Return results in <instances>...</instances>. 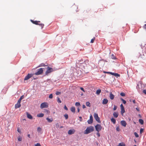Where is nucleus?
<instances>
[{
	"label": "nucleus",
	"mask_w": 146,
	"mask_h": 146,
	"mask_svg": "<svg viewBox=\"0 0 146 146\" xmlns=\"http://www.w3.org/2000/svg\"><path fill=\"white\" fill-rule=\"evenodd\" d=\"M94 130V127L90 126L87 127L86 129L84 131L85 134H88L91 132H93Z\"/></svg>",
	"instance_id": "obj_1"
},
{
	"label": "nucleus",
	"mask_w": 146,
	"mask_h": 146,
	"mask_svg": "<svg viewBox=\"0 0 146 146\" xmlns=\"http://www.w3.org/2000/svg\"><path fill=\"white\" fill-rule=\"evenodd\" d=\"M53 70L52 68L48 67L47 68V70L45 72V75H48V74L52 72Z\"/></svg>",
	"instance_id": "obj_2"
},
{
	"label": "nucleus",
	"mask_w": 146,
	"mask_h": 146,
	"mask_svg": "<svg viewBox=\"0 0 146 146\" xmlns=\"http://www.w3.org/2000/svg\"><path fill=\"white\" fill-rule=\"evenodd\" d=\"M96 130L98 132L101 130L102 127L100 124H97L95 126Z\"/></svg>",
	"instance_id": "obj_3"
},
{
	"label": "nucleus",
	"mask_w": 146,
	"mask_h": 146,
	"mask_svg": "<svg viewBox=\"0 0 146 146\" xmlns=\"http://www.w3.org/2000/svg\"><path fill=\"white\" fill-rule=\"evenodd\" d=\"M44 68H41L37 70V72L35 73V74L36 75H38L42 74L43 72V69Z\"/></svg>",
	"instance_id": "obj_4"
},
{
	"label": "nucleus",
	"mask_w": 146,
	"mask_h": 146,
	"mask_svg": "<svg viewBox=\"0 0 146 146\" xmlns=\"http://www.w3.org/2000/svg\"><path fill=\"white\" fill-rule=\"evenodd\" d=\"M94 117L96 120L99 123H101L100 118L99 117L97 113H95L94 115Z\"/></svg>",
	"instance_id": "obj_5"
},
{
	"label": "nucleus",
	"mask_w": 146,
	"mask_h": 146,
	"mask_svg": "<svg viewBox=\"0 0 146 146\" xmlns=\"http://www.w3.org/2000/svg\"><path fill=\"white\" fill-rule=\"evenodd\" d=\"M48 106V105L47 103L44 102L41 104L40 106V108H41L42 109L44 108H47Z\"/></svg>",
	"instance_id": "obj_6"
},
{
	"label": "nucleus",
	"mask_w": 146,
	"mask_h": 146,
	"mask_svg": "<svg viewBox=\"0 0 146 146\" xmlns=\"http://www.w3.org/2000/svg\"><path fill=\"white\" fill-rule=\"evenodd\" d=\"M33 75V74H28V75L25 76V77L24 80L25 81L29 79H30L32 77Z\"/></svg>",
	"instance_id": "obj_7"
},
{
	"label": "nucleus",
	"mask_w": 146,
	"mask_h": 146,
	"mask_svg": "<svg viewBox=\"0 0 146 146\" xmlns=\"http://www.w3.org/2000/svg\"><path fill=\"white\" fill-rule=\"evenodd\" d=\"M40 22V21H34L33 22V23L35 24L36 25H39L41 27V29H42L44 26V25L43 24H38V22Z\"/></svg>",
	"instance_id": "obj_8"
},
{
	"label": "nucleus",
	"mask_w": 146,
	"mask_h": 146,
	"mask_svg": "<svg viewBox=\"0 0 146 146\" xmlns=\"http://www.w3.org/2000/svg\"><path fill=\"white\" fill-rule=\"evenodd\" d=\"M121 124L122 126L124 127H125L127 125L126 122L124 120L121 121Z\"/></svg>",
	"instance_id": "obj_9"
},
{
	"label": "nucleus",
	"mask_w": 146,
	"mask_h": 146,
	"mask_svg": "<svg viewBox=\"0 0 146 146\" xmlns=\"http://www.w3.org/2000/svg\"><path fill=\"white\" fill-rule=\"evenodd\" d=\"M108 102V100L106 98H104L103 99V100L102 101V103L103 104L105 105L107 104Z\"/></svg>",
	"instance_id": "obj_10"
},
{
	"label": "nucleus",
	"mask_w": 146,
	"mask_h": 146,
	"mask_svg": "<svg viewBox=\"0 0 146 146\" xmlns=\"http://www.w3.org/2000/svg\"><path fill=\"white\" fill-rule=\"evenodd\" d=\"M75 132L74 130L70 129L68 131V134L69 135H71L73 134Z\"/></svg>",
	"instance_id": "obj_11"
},
{
	"label": "nucleus",
	"mask_w": 146,
	"mask_h": 146,
	"mask_svg": "<svg viewBox=\"0 0 146 146\" xmlns=\"http://www.w3.org/2000/svg\"><path fill=\"white\" fill-rule=\"evenodd\" d=\"M83 62V60L82 59H81L80 60H77L76 61V65H77L76 64H81Z\"/></svg>",
	"instance_id": "obj_12"
},
{
	"label": "nucleus",
	"mask_w": 146,
	"mask_h": 146,
	"mask_svg": "<svg viewBox=\"0 0 146 146\" xmlns=\"http://www.w3.org/2000/svg\"><path fill=\"white\" fill-rule=\"evenodd\" d=\"M21 106L20 103H19L17 102V103L15 105V108H19Z\"/></svg>",
	"instance_id": "obj_13"
},
{
	"label": "nucleus",
	"mask_w": 146,
	"mask_h": 146,
	"mask_svg": "<svg viewBox=\"0 0 146 146\" xmlns=\"http://www.w3.org/2000/svg\"><path fill=\"white\" fill-rule=\"evenodd\" d=\"M27 117L30 119H33L32 116L30 114H29L28 112L27 113Z\"/></svg>",
	"instance_id": "obj_14"
},
{
	"label": "nucleus",
	"mask_w": 146,
	"mask_h": 146,
	"mask_svg": "<svg viewBox=\"0 0 146 146\" xmlns=\"http://www.w3.org/2000/svg\"><path fill=\"white\" fill-rule=\"evenodd\" d=\"M114 96L111 92L110 94V98L111 100H113L114 99Z\"/></svg>",
	"instance_id": "obj_15"
},
{
	"label": "nucleus",
	"mask_w": 146,
	"mask_h": 146,
	"mask_svg": "<svg viewBox=\"0 0 146 146\" xmlns=\"http://www.w3.org/2000/svg\"><path fill=\"white\" fill-rule=\"evenodd\" d=\"M113 115L115 117L117 118L118 116V113L117 112H114L113 113Z\"/></svg>",
	"instance_id": "obj_16"
},
{
	"label": "nucleus",
	"mask_w": 146,
	"mask_h": 146,
	"mask_svg": "<svg viewBox=\"0 0 146 146\" xmlns=\"http://www.w3.org/2000/svg\"><path fill=\"white\" fill-rule=\"evenodd\" d=\"M24 98V95H22V96L19 99V100H18V102H19V103H21V100L23 99Z\"/></svg>",
	"instance_id": "obj_17"
},
{
	"label": "nucleus",
	"mask_w": 146,
	"mask_h": 146,
	"mask_svg": "<svg viewBox=\"0 0 146 146\" xmlns=\"http://www.w3.org/2000/svg\"><path fill=\"white\" fill-rule=\"evenodd\" d=\"M44 114L42 113H40L37 115V116L38 117H42L44 116Z\"/></svg>",
	"instance_id": "obj_18"
},
{
	"label": "nucleus",
	"mask_w": 146,
	"mask_h": 146,
	"mask_svg": "<svg viewBox=\"0 0 146 146\" xmlns=\"http://www.w3.org/2000/svg\"><path fill=\"white\" fill-rule=\"evenodd\" d=\"M46 119L48 121L49 123L53 121V119L52 118L49 119L48 117H47L46 118Z\"/></svg>",
	"instance_id": "obj_19"
},
{
	"label": "nucleus",
	"mask_w": 146,
	"mask_h": 146,
	"mask_svg": "<svg viewBox=\"0 0 146 146\" xmlns=\"http://www.w3.org/2000/svg\"><path fill=\"white\" fill-rule=\"evenodd\" d=\"M71 111L73 113H75V107H72L70 109Z\"/></svg>",
	"instance_id": "obj_20"
},
{
	"label": "nucleus",
	"mask_w": 146,
	"mask_h": 146,
	"mask_svg": "<svg viewBox=\"0 0 146 146\" xmlns=\"http://www.w3.org/2000/svg\"><path fill=\"white\" fill-rule=\"evenodd\" d=\"M111 121L114 124H115L116 123V120L114 118H112L111 119Z\"/></svg>",
	"instance_id": "obj_21"
},
{
	"label": "nucleus",
	"mask_w": 146,
	"mask_h": 146,
	"mask_svg": "<svg viewBox=\"0 0 146 146\" xmlns=\"http://www.w3.org/2000/svg\"><path fill=\"white\" fill-rule=\"evenodd\" d=\"M93 120L92 119H89L87 121L88 123L89 124H91L93 123Z\"/></svg>",
	"instance_id": "obj_22"
},
{
	"label": "nucleus",
	"mask_w": 146,
	"mask_h": 146,
	"mask_svg": "<svg viewBox=\"0 0 146 146\" xmlns=\"http://www.w3.org/2000/svg\"><path fill=\"white\" fill-rule=\"evenodd\" d=\"M125 112V110L124 109V108H121V114L123 115V114Z\"/></svg>",
	"instance_id": "obj_23"
},
{
	"label": "nucleus",
	"mask_w": 146,
	"mask_h": 146,
	"mask_svg": "<svg viewBox=\"0 0 146 146\" xmlns=\"http://www.w3.org/2000/svg\"><path fill=\"white\" fill-rule=\"evenodd\" d=\"M139 122L141 125H143V121L142 119H139Z\"/></svg>",
	"instance_id": "obj_24"
},
{
	"label": "nucleus",
	"mask_w": 146,
	"mask_h": 146,
	"mask_svg": "<svg viewBox=\"0 0 146 146\" xmlns=\"http://www.w3.org/2000/svg\"><path fill=\"white\" fill-rule=\"evenodd\" d=\"M47 65H45V64L44 63H42L40 64L38 66V67L44 66H46Z\"/></svg>",
	"instance_id": "obj_25"
},
{
	"label": "nucleus",
	"mask_w": 146,
	"mask_h": 146,
	"mask_svg": "<svg viewBox=\"0 0 146 146\" xmlns=\"http://www.w3.org/2000/svg\"><path fill=\"white\" fill-rule=\"evenodd\" d=\"M111 58L113 59H116V57H115V56L113 55V54H112L111 56Z\"/></svg>",
	"instance_id": "obj_26"
},
{
	"label": "nucleus",
	"mask_w": 146,
	"mask_h": 146,
	"mask_svg": "<svg viewBox=\"0 0 146 146\" xmlns=\"http://www.w3.org/2000/svg\"><path fill=\"white\" fill-rule=\"evenodd\" d=\"M120 99L122 101L123 104H125L126 103V101L123 99L122 98H121Z\"/></svg>",
	"instance_id": "obj_27"
},
{
	"label": "nucleus",
	"mask_w": 146,
	"mask_h": 146,
	"mask_svg": "<svg viewBox=\"0 0 146 146\" xmlns=\"http://www.w3.org/2000/svg\"><path fill=\"white\" fill-rule=\"evenodd\" d=\"M101 90L100 89L98 90L96 92V93L97 94H99L101 92Z\"/></svg>",
	"instance_id": "obj_28"
},
{
	"label": "nucleus",
	"mask_w": 146,
	"mask_h": 146,
	"mask_svg": "<svg viewBox=\"0 0 146 146\" xmlns=\"http://www.w3.org/2000/svg\"><path fill=\"white\" fill-rule=\"evenodd\" d=\"M86 106H87L90 107V103L89 102H87L86 103Z\"/></svg>",
	"instance_id": "obj_29"
},
{
	"label": "nucleus",
	"mask_w": 146,
	"mask_h": 146,
	"mask_svg": "<svg viewBox=\"0 0 146 146\" xmlns=\"http://www.w3.org/2000/svg\"><path fill=\"white\" fill-rule=\"evenodd\" d=\"M38 132H40L42 130V129L40 127H38L37 129Z\"/></svg>",
	"instance_id": "obj_30"
},
{
	"label": "nucleus",
	"mask_w": 146,
	"mask_h": 146,
	"mask_svg": "<svg viewBox=\"0 0 146 146\" xmlns=\"http://www.w3.org/2000/svg\"><path fill=\"white\" fill-rule=\"evenodd\" d=\"M118 146H125V145L123 143H120L119 144Z\"/></svg>",
	"instance_id": "obj_31"
},
{
	"label": "nucleus",
	"mask_w": 146,
	"mask_h": 146,
	"mask_svg": "<svg viewBox=\"0 0 146 146\" xmlns=\"http://www.w3.org/2000/svg\"><path fill=\"white\" fill-rule=\"evenodd\" d=\"M64 116L65 117L66 119H67L68 118V114L66 113L64 115Z\"/></svg>",
	"instance_id": "obj_32"
},
{
	"label": "nucleus",
	"mask_w": 146,
	"mask_h": 146,
	"mask_svg": "<svg viewBox=\"0 0 146 146\" xmlns=\"http://www.w3.org/2000/svg\"><path fill=\"white\" fill-rule=\"evenodd\" d=\"M75 105L76 106H80V104L79 102H76L75 103Z\"/></svg>",
	"instance_id": "obj_33"
},
{
	"label": "nucleus",
	"mask_w": 146,
	"mask_h": 146,
	"mask_svg": "<svg viewBox=\"0 0 146 146\" xmlns=\"http://www.w3.org/2000/svg\"><path fill=\"white\" fill-rule=\"evenodd\" d=\"M120 95L121 96H125V94L123 92H121L120 94Z\"/></svg>",
	"instance_id": "obj_34"
},
{
	"label": "nucleus",
	"mask_w": 146,
	"mask_h": 146,
	"mask_svg": "<svg viewBox=\"0 0 146 146\" xmlns=\"http://www.w3.org/2000/svg\"><path fill=\"white\" fill-rule=\"evenodd\" d=\"M44 112H46L47 113H49V111L47 110L46 109H44Z\"/></svg>",
	"instance_id": "obj_35"
},
{
	"label": "nucleus",
	"mask_w": 146,
	"mask_h": 146,
	"mask_svg": "<svg viewBox=\"0 0 146 146\" xmlns=\"http://www.w3.org/2000/svg\"><path fill=\"white\" fill-rule=\"evenodd\" d=\"M57 102L58 103H61V101L60 100V98L58 97L57 98Z\"/></svg>",
	"instance_id": "obj_36"
},
{
	"label": "nucleus",
	"mask_w": 146,
	"mask_h": 146,
	"mask_svg": "<svg viewBox=\"0 0 146 146\" xmlns=\"http://www.w3.org/2000/svg\"><path fill=\"white\" fill-rule=\"evenodd\" d=\"M114 76L116 77H119L120 75L118 73H115Z\"/></svg>",
	"instance_id": "obj_37"
},
{
	"label": "nucleus",
	"mask_w": 146,
	"mask_h": 146,
	"mask_svg": "<svg viewBox=\"0 0 146 146\" xmlns=\"http://www.w3.org/2000/svg\"><path fill=\"white\" fill-rule=\"evenodd\" d=\"M134 135H135V136L136 137H139V135L137 134V133L136 132H135L134 133Z\"/></svg>",
	"instance_id": "obj_38"
},
{
	"label": "nucleus",
	"mask_w": 146,
	"mask_h": 146,
	"mask_svg": "<svg viewBox=\"0 0 146 146\" xmlns=\"http://www.w3.org/2000/svg\"><path fill=\"white\" fill-rule=\"evenodd\" d=\"M95 37H94L93 38L91 39L90 42L92 43H93L95 39Z\"/></svg>",
	"instance_id": "obj_39"
},
{
	"label": "nucleus",
	"mask_w": 146,
	"mask_h": 146,
	"mask_svg": "<svg viewBox=\"0 0 146 146\" xmlns=\"http://www.w3.org/2000/svg\"><path fill=\"white\" fill-rule=\"evenodd\" d=\"M116 130L117 131H120V129L119 126H117L116 128Z\"/></svg>",
	"instance_id": "obj_40"
},
{
	"label": "nucleus",
	"mask_w": 146,
	"mask_h": 146,
	"mask_svg": "<svg viewBox=\"0 0 146 146\" xmlns=\"http://www.w3.org/2000/svg\"><path fill=\"white\" fill-rule=\"evenodd\" d=\"M18 139L19 141H21L22 140V138L20 137H18Z\"/></svg>",
	"instance_id": "obj_41"
},
{
	"label": "nucleus",
	"mask_w": 146,
	"mask_h": 146,
	"mask_svg": "<svg viewBox=\"0 0 146 146\" xmlns=\"http://www.w3.org/2000/svg\"><path fill=\"white\" fill-rule=\"evenodd\" d=\"M35 146H41L40 144L39 143H37L35 145Z\"/></svg>",
	"instance_id": "obj_42"
},
{
	"label": "nucleus",
	"mask_w": 146,
	"mask_h": 146,
	"mask_svg": "<svg viewBox=\"0 0 146 146\" xmlns=\"http://www.w3.org/2000/svg\"><path fill=\"white\" fill-rule=\"evenodd\" d=\"M117 108V106L115 105L114 106V108H113V110H116Z\"/></svg>",
	"instance_id": "obj_43"
},
{
	"label": "nucleus",
	"mask_w": 146,
	"mask_h": 146,
	"mask_svg": "<svg viewBox=\"0 0 146 146\" xmlns=\"http://www.w3.org/2000/svg\"><path fill=\"white\" fill-rule=\"evenodd\" d=\"M52 97H53V96H52V94H50L49 95V98H52Z\"/></svg>",
	"instance_id": "obj_44"
},
{
	"label": "nucleus",
	"mask_w": 146,
	"mask_h": 146,
	"mask_svg": "<svg viewBox=\"0 0 146 146\" xmlns=\"http://www.w3.org/2000/svg\"><path fill=\"white\" fill-rule=\"evenodd\" d=\"M60 92H56V94L58 95H59V94H60Z\"/></svg>",
	"instance_id": "obj_45"
},
{
	"label": "nucleus",
	"mask_w": 146,
	"mask_h": 146,
	"mask_svg": "<svg viewBox=\"0 0 146 146\" xmlns=\"http://www.w3.org/2000/svg\"><path fill=\"white\" fill-rule=\"evenodd\" d=\"M79 118L80 119L79 121H80L81 122L82 121V117L81 116H79Z\"/></svg>",
	"instance_id": "obj_46"
},
{
	"label": "nucleus",
	"mask_w": 146,
	"mask_h": 146,
	"mask_svg": "<svg viewBox=\"0 0 146 146\" xmlns=\"http://www.w3.org/2000/svg\"><path fill=\"white\" fill-rule=\"evenodd\" d=\"M64 109L66 110H68V109L66 105H65L64 106Z\"/></svg>",
	"instance_id": "obj_47"
},
{
	"label": "nucleus",
	"mask_w": 146,
	"mask_h": 146,
	"mask_svg": "<svg viewBox=\"0 0 146 146\" xmlns=\"http://www.w3.org/2000/svg\"><path fill=\"white\" fill-rule=\"evenodd\" d=\"M143 131V129L142 128H141L140 129V133H141Z\"/></svg>",
	"instance_id": "obj_48"
},
{
	"label": "nucleus",
	"mask_w": 146,
	"mask_h": 146,
	"mask_svg": "<svg viewBox=\"0 0 146 146\" xmlns=\"http://www.w3.org/2000/svg\"><path fill=\"white\" fill-rule=\"evenodd\" d=\"M110 74H111L112 75H113V76H114L115 73L110 72Z\"/></svg>",
	"instance_id": "obj_49"
},
{
	"label": "nucleus",
	"mask_w": 146,
	"mask_h": 146,
	"mask_svg": "<svg viewBox=\"0 0 146 146\" xmlns=\"http://www.w3.org/2000/svg\"><path fill=\"white\" fill-rule=\"evenodd\" d=\"M90 119H92L93 120V117L92 115H91L90 116Z\"/></svg>",
	"instance_id": "obj_50"
},
{
	"label": "nucleus",
	"mask_w": 146,
	"mask_h": 146,
	"mask_svg": "<svg viewBox=\"0 0 146 146\" xmlns=\"http://www.w3.org/2000/svg\"><path fill=\"white\" fill-rule=\"evenodd\" d=\"M143 93L145 94H146V90H144L143 91Z\"/></svg>",
	"instance_id": "obj_51"
},
{
	"label": "nucleus",
	"mask_w": 146,
	"mask_h": 146,
	"mask_svg": "<svg viewBox=\"0 0 146 146\" xmlns=\"http://www.w3.org/2000/svg\"><path fill=\"white\" fill-rule=\"evenodd\" d=\"M120 107H121V109L123 108H124V107L123 106L122 104H121V105H120Z\"/></svg>",
	"instance_id": "obj_52"
},
{
	"label": "nucleus",
	"mask_w": 146,
	"mask_h": 146,
	"mask_svg": "<svg viewBox=\"0 0 146 146\" xmlns=\"http://www.w3.org/2000/svg\"><path fill=\"white\" fill-rule=\"evenodd\" d=\"M97 135L98 137H99L100 136V133H99V132H97Z\"/></svg>",
	"instance_id": "obj_53"
},
{
	"label": "nucleus",
	"mask_w": 146,
	"mask_h": 146,
	"mask_svg": "<svg viewBox=\"0 0 146 146\" xmlns=\"http://www.w3.org/2000/svg\"><path fill=\"white\" fill-rule=\"evenodd\" d=\"M82 108L83 109H84L86 108V106L84 105H82Z\"/></svg>",
	"instance_id": "obj_54"
},
{
	"label": "nucleus",
	"mask_w": 146,
	"mask_h": 146,
	"mask_svg": "<svg viewBox=\"0 0 146 146\" xmlns=\"http://www.w3.org/2000/svg\"><path fill=\"white\" fill-rule=\"evenodd\" d=\"M17 131L18 132L20 133L21 132V130H20L18 128L17 129Z\"/></svg>",
	"instance_id": "obj_55"
},
{
	"label": "nucleus",
	"mask_w": 146,
	"mask_h": 146,
	"mask_svg": "<svg viewBox=\"0 0 146 146\" xmlns=\"http://www.w3.org/2000/svg\"><path fill=\"white\" fill-rule=\"evenodd\" d=\"M80 89L82 90L83 91H84V92H85V91L84 90V88H80Z\"/></svg>",
	"instance_id": "obj_56"
},
{
	"label": "nucleus",
	"mask_w": 146,
	"mask_h": 146,
	"mask_svg": "<svg viewBox=\"0 0 146 146\" xmlns=\"http://www.w3.org/2000/svg\"><path fill=\"white\" fill-rule=\"evenodd\" d=\"M110 72H104V73H106L110 74Z\"/></svg>",
	"instance_id": "obj_57"
},
{
	"label": "nucleus",
	"mask_w": 146,
	"mask_h": 146,
	"mask_svg": "<svg viewBox=\"0 0 146 146\" xmlns=\"http://www.w3.org/2000/svg\"><path fill=\"white\" fill-rule=\"evenodd\" d=\"M136 109L138 111H139V109L138 108H136Z\"/></svg>",
	"instance_id": "obj_58"
},
{
	"label": "nucleus",
	"mask_w": 146,
	"mask_h": 146,
	"mask_svg": "<svg viewBox=\"0 0 146 146\" xmlns=\"http://www.w3.org/2000/svg\"><path fill=\"white\" fill-rule=\"evenodd\" d=\"M133 103L134 104H135V100H133Z\"/></svg>",
	"instance_id": "obj_59"
},
{
	"label": "nucleus",
	"mask_w": 146,
	"mask_h": 146,
	"mask_svg": "<svg viewBox=\"0 0 146 146\" xmlns=\"http://www.w3.org/2000/svg\"><path fill=\"white\" fill-rule=\"evenodd\" d=\"M80 111V109H79V108H78V112H79Z\"/></svg>",
	"instance_id": "obj_60"
},
{
	"label": "nucleus",
	"mask_w": 146,
	"mask_h": 146,
	"mask_svg": "<svg viewBox=\"0 0 146 146\" xmlns=\"http://www.w3.org/2000/svg\"><path fill=\"white\" fill-rule=\"evenodd\" d=\"M27 136L29 138H30V134H28V135H27Z\"/></svg>",
	"instance_id": "obj_61"
},
{
	"label": "nucleus",
	"mask_w": 146,
	"mask_h": 146,
	"mask_svg": "<svg viewBox=\"0 0 146 146\" xmlns=\"http://www.w3.org/2000/svg\"><path fill=\"white\" fill-rule=\"evenodd\" d=\"M144 27L145 29H146V24L144 25Z\"/></svg>",
	"instance_id": "obj_62"
},
{
	"label": "nucleus",
	"mask_w": 146,
	"mask_h": 146,
	"mask_svg": "<svg viewBox=\"0 0 146 146\" xmlns=\"http://www.w3.org/2000/svg\"><path fill=\"white\" fill-rule=\"evenodd\" d=\"M31 21L33 23V22L34 21H33V20H31Z\"/></svg>",
	"instance_id": "obj_63"
},
{
	"label": "nucleus",
	"mask_w": 146,
	"mask_h": 146,
	"mask_svg": "<svg viewBox=\"0 0 146 146\" xmlns=\"http://www.w3.org/2000/svg\"><path fill=\"white\" fill-rule=\"evenodd\" d=\"M139 117H141V116L140 115V114H139Z\"/></svg>",
	"instance_id": "obj_64"
}]
</instances>
